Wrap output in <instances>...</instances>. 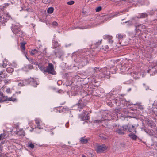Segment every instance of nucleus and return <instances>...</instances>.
Listing matches in <instances>:
<instances>
[{
	"label": "nucleus",
	"instance_id": "1",
	"mask_svg": "<svg viewBox=\"0 0 157 157\" xmlns=\"http://www.w3.org/2000/svg\"><path fill=\"white\" fill-rule=\"evenodd\" d=\"M11 29L13 33L17 36H22V32L18 26L13 25Z\"/></svg>",
	"mask_w": 157,
	"mask_h": 157
},
{
	"label": "nucleus",
	"instance_id": "2",
	"mask_svg": "<svg viewBox=\"0 0 157 157\" xmlns=\"http://www.w3.org/2000/svg\"><path fill=\"white\" fill-rule=\"evenodd\" d=\"M45 72H48L52 75H55L56 74V72L54 71L53 64L51 63L48 64V66L45 69Z\"/></svg>",
	"mask_w": 157,
	"mask_h": 157
},
{
	"label": "nucleus",
	"instance_id": "3",
	"mask_svg": "<svg viewBox=\"0 0 157 157\" xmlns=\"http://www.w3.org/2000/svg\"><path fill=\"white\" fill-rule=\"evenodd\" d=\"M107 148V147L105 144L98 145L97 146L96 151L98 153L102 152Z\"/></svg>",
	"mask_w": 157,
	"mask_h": 157
},
{
	"label": "nucleus",
	"instance_id": "4",
	"mask_svg": "<svg viewBox=\"0 0 157 157\" xmlns=\"http://www.w3.org/2000/svg\"><path fill=\"white\" fill-rule=\"evenodd\" d=\"M33 78H30L29 79H25L23 80H20L18 83V86H24L25 85H27L29 83V82H31V81H33Z\"/></svg>",
	"mask_w": 157,
	"mask_h": 157
},
{
	"label": "nucleus",
	"instance_id": "5",
	"mask_svg": "<svg viewBox=\"0 0 157 157\" xmlns=\"http://www.w3.org/2000/svg\"><path fill=\"white\" fill-rule=\"evenodd\" d=\"M87 102V101L83 98L80 99L77 104L78 107L82 108L86 106Z\"/></svg>",
	"mask_w": 157,
	"mask_h": 157
},
{
	"label": "nucleus",
	"instance_id": "6",
	"mask_svg": "<svg viewBox=\"0 0 157 157\" xmlns=\"http://www.w3.org/2000/svg\"><path fill=\"white\" fill-rule=\"evenodd\" d=\"M30 53L32 56H35L37 55L38 56H40L41 55V51L38 49L37 50L34 49L32 50L30 52Z\"/></svg>",
	"mask_w": 157,
	"mask_h": 157
},
{
	"label": "nucleus",
	"instance_id": "7",
	"mask_svg": "<svg viewBox=\"0 0 157 157\" xmlns=\"http://www.w3.org/2000/svg\"><path fill=\"white\" fill-rule=\"evenodd\" d=\"M121 12H118L116 14H115L114 15L112 16L110 15H106L104 17H102V19H104V21H103V22H105V21H107L109 19L111 18H113L115 16H116L118 15V14H120Z\"/></svg>",
	"mask_w": 157,
	"mask_h": 157
},
{
	"label": "nucleus",
	"instance_id": "8",
	"mask_svg": "<svg viewBox=\"0 0 157 157\" xmlns=\"http://www.w3.org/2000/svg\"><path fill=\"white\" fill-rule=\"evenodd\" d=\"M7 96H4L2 92H0V103L6 101V98Z\"/></svg>",
	"mask_w": 157,
	"mask_h": 157
},
{
	"label": "nucleus",
	"instance_id": "9",
	"mask_svg": "<svg viewBox=\"0 0 157 157\" xmlns=\"http://www.w3.org/2000/svg\"><path fill=\"white\" fill-rule=\"evenodd\" d=\"M13 101V102L16 101H17V99L15 94H13V96L10 97H7L6 98V101Z\"/></svg>",
	"mask_w": 157,
	"mask_h": 157
},
{
	"label": "nucleus",
	"instance_id": "10",
	"mask_svg": "<svg viewBox=\"0 0 157 157\" xmlns=\"http://www.w3.org/2000/svg\"><path fill=\"white\" fill-rule=\"evenodd\" d=\"M35 121L36 124H37V128L39 129L42 128L41 127L40 125L41 121L38 118H36Z\"/></svg>",
	"mask_w": 157,
	"mask_h": 157
},
{
	"label": "nucleus",
	"instance_id": "11",
	"mask_svg": "<svg viewBox=\"0 0 157 157\" xmlns=\"http://www.w3.org/2000/svg\"><path fill=\"white\" fill-rule=\"evenodd\" d=\"M88 138L82 137L80 138V141L82 144H85L88 142Z\"/></svg>",
	"mask_w": 157,
	"mask_h": 157
},
{
	"label": "nucleus",
	"instance_id": "12",
	"mask_svg": "<svg viewBox=\"0 0 157 157\" xmlns=\"http://www.w3.org/2000/svg\"><path fill=\"white\" fill-rule=\"evenodd\" d=\"M128 130L130 132H133L135 133L136 132V128H135V126L133 125L131 126H129Z\"/></svg>",
	"mask_w": 157,
	"mask_h": 157
},
{
	"label": "nucleus",
	"instance_id": "13",
	"mask_svg": "<svg viewBox=\"0 0 157 157\" xmlns=\"http://www.w3.org/2000/svg\"><path fill=\"white\" fill-rule=\"evenodd\" d=\"M16 134L19 136H23L24 135V131L23 129L19 130L17 131Z\"/></svg>",
	"mask_w": 157,
	"mask_h": 157
},
{
	"label": "nucleus",
	"instance_id": "14",
	"mask_svg": "<svg viewBox=\"0 0 157 157\" xmlns=\"http://www.w3.org/2000/svg\"><path fill=\"white\" fill-rule=\"evenodd\" d=\"M125 35L123 34L119 33L116 35V37L120 40L122 39L125 37Z\"/></svg>",
	"mask_w": 157,
	"mask_h": 157
},
{
	"label": "nucleus",
	"instance_id": "15",
	"mask_svg": "<svg viewBox=\"0 0 157 157\" xmlns=\"http://www.w3.org/2000/svg\"><path fill=\"white\" fill-rule=\"evenodd\" d=\"M134 105L137 106L136 107L138 108L141 110H143L144 108L143 106L141 105V103H136V104H134Z\"/></svg>",
	"mask_w": 157,
	"mask_h": 157
},
{
	"label": "nucleus",
	"instance_id": "16",
	"mask_svg": "<svg viewBox=\"0 0 157 157\" xmlns=\"http://www.w3.org/2000/svg\"><path fill=\"white\" fill-rule=\"evenodd\" d=\"M38 67L42 71L45 72L46 68L44 66L40 64L38 65Z\"/></svg>",
	"mask_w": 157,
	"mask_h": 157
},
{
	"label": "nucleus",
	"instance_id": "17",
	"mask_svg": "<svg viewBox=\"0 0 157 157\" xmlns=\"http://www.w3.org/2000/svg\"><path fill=\"white\" fill-rule=\"evenodd\" d=\"M103 38L104 39H108V40H111L112 39V36L108 35H104L103 36Z\"/></svg>",
	"mask_w": 157,
	"mask_h": 157
},
{
	"label": "nucleus",
	"instance_id": "18",
	"mask_svg": "<svg viewBox=\"0 0 157 157\" xmlns=\"http://www.w3.org/2000/svg\"><path fill=\"white\" fill-rule=\"evenodd\" d=\"M129 136L134 140H136L137 139V136L135 134H130L129 135Z\"/></svg>",
	"mask_w": 157,
	"mask_h": 157
},
{
	"label": "nucleus",
	"instance_id": "19",
	"mask_svg": "<svg viewBox=\"0 0 157 157\" xmlns=\"http://www.w3.org/2000/svg\"><path fill=\"white\" fill-rule=\"evenodd\" d=\"M139 18H143L146 17L147 16L146 13H140L139 15Z\"/></svg>",
	"mask_w": 157,
	"mask_h": 157
},
{
	"label": "nucleus",
	"instance_id": "20",
	"mask_svg": "<svg viewBox=\"0 0 157 157\" xmlns=\"http://www.w3.org/2000/svg\"><path fill=\"white\" fill-rule=\"evenodd\" d=\"M13 71V69L10 67H8L6 69L7 72L9 73H12Z\"/></svg>",
	"mask_w": 157,
	"mask_h": 157
},
{
	"label": "nucleus",
	"instance_id": "21",
	"mask_svg": "<svg viewBox=\"0 0 157 157\" xmlns=\"http://www.w3.org/2000/svg\"><path fill=\"white\" fill-rule=\"evenodd\" d=\"M25 44H26V43H25V42H23V43L22 42L21 44V50L23 52L25 50Z\"/></svg>",
	"mask_w": 157,
	"mask_h": 157
},
{
	"label": "nucleus",
	"instance_id": "22",
	"mask_svg": "<svg viewBox=\"0 0 157 157\" xmlns=\"http://www.w3.org/2000/svg\"><path fill=\"white\" fill-rule=\"evenodd\" d=\"M54 11V8L53 7H50L47 10V13H52Z\"/></svg>",
	"mask_w": 157,
	"mask_h": 157
},
{
	"label": "nucleus",
	"instance_id": "23",
	"mask_svg": "<svg viewBox=\"0 0 157 157\" xmlns=\"http://www.w3.org/2000/svg\"><path fill=\"white\" fill-rule=\"evenodd\" d=\"M26 58L31 63L33 64H34L35 65H37V63L35 62L34 61H33L32 59L30 58L29 59L28 58L27 56H26Z\"/></svg>",
	"mask_w": 157,
	"mask_h": 157
},
{
	"label": "nucleus",
	"instance_id": "24",
	"mask_svg": "<svg viewBox=\"0 0 157 157\" xmlns=\"http://www.w3.org/2000/svg\"><path fill=\"white\" fill-rule=\"evenodd\" d=\"M52 45L54 48H56L59 46L58 43L56 41H54L52 42Z\"/></svg>",
	"mask_w": 157,
	"mask_h": 157
},
{
	"label": "nucleus",
	"instance_id": "25",
	"mask_svg": "<svg viewBox=\"0 0 157 157\" xmlns=\"http://www.w3.org/2000/svg\"><path fill=\"white\" fill-rule=\"evenodd\" d=\"M116 132L119 134L123 135L124 134V132H123V130L121 129L117 130Z\"/></svg>",
	"mask_w": 157,
	"mask_h": 157
},
{
	"label": "nucleus",
	"instance_id": "26",
	"mask_svg": "<svg viewBox=\"0 0 157 157\" xmlns=\"http://www.w3.org/2000/svg\"><path fill=\"white\" fill-rule=\"evenodd\" d=\"M89 117L87 115L86 116L85 115L83 117H82V119L83 121H85L86 120H88L89 119Z\"/></svg>",
	"mask_w": 157,
	"mask_h": 157
},
{
	"label": "nucleus",
	"instance_id": "27",
	"mask_svg": "<svg viewBox=\"0 0 157 157\" xmlns=\"http://www.w3.org/2000/svg\"><path fill=\"white\" fill-rule=\"evenodd\" d=\"M6 75L3 73V71H1L0 73V77L2 78H4L6 77Z\"/></svg>",
	"mask_w": 157,
	"mask_h": 157
},
{
	"label": "nucleus",
	"instance_id": "28",
	"mask_svg": "<svg viewBox=\"0 0 157 157\" xmlns=\"http://www.w3.org/2000/svg\"><path fill=\"white\" fill-rule=\"evenodd\" d=\"M99 137L101 138L102 139L104 140L106 139L107 138L105 135L103 134H100L99 135Z\"/></svg>",
	"mask_w": 157,
	"mask_h": 157
},
{
	"label": "nucleus",
	"instance_id": "29",
	"mask_svg": "<svg viewBox=\"0 0 157 157\" xmlns=\"http://www.w3.org/2000/svg\"><path fill=\"white\" fill-rule=\"evenodd\" d=\"M129 127H128V125H124L123 126V129L124 130H128V129Z\"/></svg>",
	"mask_w": 157,
	"mask_h": 157
},
{
	"label": "nucleus",
	"instance_id": "30",
	"mask_svg": "<svg viewBox=\"0 0 157 157\" xmlns=\"http://www.w3.org/2000/svg\"><path fill=\"white\" fill-rule=\"evenodd\" d=\"M6 92L7 93H11L12 92L10 88H7L6 91Z\"/></svg>",
	"mask_w": 157,
	"mask_h": 157
},
{
	"label": "nucleus",
	"instance_id": "31",
	"mask_svg": "<svg viewBox=\"0 0 157 157\" xmlns=\"http://www.w3.org/2000/svg\"><path fill=\"white\" fill-rule=\"evenodd\" d=\"M101 9L102 8L101 6L98 7L96 9V12H98L101 10Z\"/></svg>",
	"mask_w": 157,
	"mask_h": 157
},
{
	"label": "nucleus",
	"instance_id": "32",
	"mask_svg": "<svg viewBox=\"0 0 157 157\" xmlns=\"http://www.w3.org/2000/svg\"><path fill=\"white\" fill-rule=\"evenodd\" d=\"M6 62V60H5V61H3V63L2 64V66L4 68L6 66L7 63H5V62Z\"/></svg>",
	"mask_w": 157,
	"mask_h": 157
},
{
	"label": "nucleus",
	"instance_id": "33",
	"mask_svg": "<svg viewBox=\"0 0 157 157\" xmlns=\"http://www.w3.org/2000/svg\"><path fill=\"white\" fill-rule=\"evenodd\" d=\"M5 136V135L4 134H1L0 135V141L3 138H4Z\"/></svg>",
	"mask_w": 157,
	"mask_h": 157
},
{
	"label": "nucleus",
	"instance_id": "34",
	"mask_svg": "<svg viewBox=\"0 0 157 157\" xmlns=\"http://www.w3.org/2000/svg\"><path fill=\"white\" fill-rule=\"evenodd\" d=\"M74 2L73 1H71L67 2V4L69 5H71L74 4Z\"/></svg>",
	"mask_w": 157,
	"mask_h": 157
},
{
	"label": "nucleus",
	"instance_id": "35",
	"mask_svg": "<svg viewBox=\"0 0 157 157\" xmlns=\"http://www.w3.org/2000/svg\"><path fill=\"white\" fill-rule=\"evenodd\" d=\"M28 146L31 148H34V144L32 143H30L29 144V145Z\"/></svg>",
	"mask_w": 157,
	"mask_h": 157
},
{
	"label": "nucleus",
	"instance_id": "36",
	"mask_svg": "<svg viewBox=\"0 0 157 157\" xmlns=\"http://www.w3.org/2000/svg\"><path fill=\"white\" fill-rule=\"evenodd\" d=\"M10 64L11 66H12L14 67H16L17 66L16 64L14 62Z\"/></svg>",
	"mask_w": 157,
	"mask_h": 157
},
{
	"label": "nucleus",
	"instance_id": "37",
	"mask_svg": "<svg viewBox=\"0 0 157 157\" xmlns=\"http://www.w3.org/2000/svg\"><path fill=\"white\" fill-rule=\"evenodd\" d=\"M52 25L56 26H57L58 25L56 21H54L52 23Z\"/></svg>",
	"mask_w": 157,
	"mask_h": 157
},
{
	"label": "nucleus",
	"instance_id": "38",
	"mask_svg": "<svg viewBox=\"0 0 157 157\" xmlns=\"http://www.w3.org/2000/svg\"><path fill=\"white\" fill-rule=\"evenodd\" d=\"M143 85H144V88L145 90H147V89H149V87H148V86H146L145 84H143Z\"/></svg>",
	"mask_w": 157,
	"mask_h": 157
},
{
	"label": "nucleus",
	"instance_id": "39",
	"mask_svg": "<svg viewBox=\"0 0 157 157\" xmlns=\"http://www.w3.org/2000/svg\"><path fill=\"white\" fill-rule=\"evenodd\" d=\"M95 121L97 123H101V121L100 120H95Z\"/></svg>",
	"mask_w": 157,
	"mask_h": 157
},
{
	"label": "nucleus",
	"instance_id": "40",
	"mask_svg": "<svg viewBox=\"0 0 157 157\" xmlns=\"http://www.w3.org/2000/svg\"><path fill=\"white\" fill-rule=\"evenodd\" d=\"M101 41H102V40H100V41H98V42H97L96 43V45L100 44L101 42Z\"/></svg>",
	"mask_w": 157,
	"mask_h": 157
},
{
	"label": "nucleus",
	"instance_id": "41",
	"mask_svg": "<svg viewBox=\"0 0 157 157\" xmlns=\"http://www.w3.org/2000/svg\"><path fill=\"white\" fill-rule=\"evenodd\" d=\"M94 70L95 72H98L99 70V68L96 67L94 68Z\"/></svg>",
	"mask_w": 157,
	"mask_h": 157
},
{
	"label": "nucleus",
	"instance_id": "42",
	"mask_svg": "<svg viewBox=\"0 0 157 157\" xmlns=\"http://www.w3.org/2000/svg\"><path fill=\"white\" fill-rule=\"evenodd\" d=\"M109 40V43L110 44H112L113 42V40H112V39L109 40Z\"/></svg>",
	"mask_w": 157,
	"mask_h": 157
},
{
	"label": "nucleus",
	"instance_id": "43",
	"mask_svg": "<svg viewBox=\"0 0 157 157\" xmlns=\"http://www.w3.org/2000/svg\"><path fill=\"white\" fill-rule=\"evenodd\" d=\"M153 66L154 67H156L157 66V63H154Z\"/></svg>",
	"mask_w": 157,
	"mask_h": 157
},
{
	"label": "nucleus",
	"instance_id": "44",
	"mask_svg": "<svg viewBox=\"0 0 157 157\" xmlns=\"http://www.w3.org/2000/svg\"><path fill=\"white\" fill-rule=\"evenodd\" d=\"M122 117H125V118H128V117L129 118H131V117L130 116H125V117L122 116Z\"/></svg>",
	"mask_w": 157,
	"mask_h": 157
},
{
	"label": "nucleus",
	"instance_id": "45",
	"mask_svg": "<svg viewBox=\"0 0 157 157\" xmlns=\"http://www.w3.org/2000/svg\"><path fill=\"white\" fill-rule=\"evenodd\" d=\"M78 28V27H75V28H71V29H76Z\"/></svg>",
	"mask_w": 157,
	"mask_h": 157
},
{
	"label": "nucleus",
	"instance_id": "46",
	"mask_svg": "<svg viewBox=\"0 0 157 157\" xmlns=\"http://www.w3.org/2000/svg\"><path fill=\"white\" fill-rule=\"evenodd\" d=\"M105 48H106V49H108L109 48L108 46V45H106L105 46Z\"/></svg>",
	"mask_w": 157,
	"mask_h": 157
},
{
	"label": "nucleus",
	"instance_id": "47",
	"mask_svg": "<svg viewBox=\"0 0 157 157\" xmlns=\"http://www.w3.org/2000/svg\"><path fill=\"white\" fill-rule=\"evenodd\" d=\"M4 82L6 83H7L8 82L6 80H5Z\"/></svg>",
	"mask_w": 157,
	"mask_h": 157
},
{
	"label": "nucleus",
	"instance_id": "48",
	"mask_svg": "<svg viewBox=\"0 0 157 157\" xmlns=\"http://www.w3.org/2000/svg\"><path fill=\"white\" fill-rule=\"evenodd\" d=\"M131 90V88H130L128 89V92H129Z\"/></svg>",
	"mask_w": 157,
	"mask_h": 157
},
{
	"label": "nucleus",
	"instance_id": "49",
	"mask_svg": "<svg viewBox=\"0 0 157 157\" xmlns=\"http://www.w3.org/2000/svg\"><path fill=\"white\" fill-rule=\"evenodd\" d=\"M82 157H86V156L85 155H82Z\"/></svg>",
	"mask_w": 157,
	"mask_h": 157
},
{
	"label": "nucleus",
	"instance_id": "50",
	"mask_svg": "<svg viewBox=\"0 0 157 157\" xmlns=\"http://www.w3.org/2000/svg\"><path fill=\"white\" fill-rule=\"evenodd\" d=\"M33 85V86H36V85Z\"/></svg>",
	"mask_w": 157,
	"mask_h": 157
},
{
	"label": "nucleus",
	"instance_id": "51",
	"mask_svg": "<svg viewBox=\"0 0 157 157\" xmlns=\"http://www.w3.org/2000/svg\"><path fill=\"white\" fill-rule=\"evenodd\" d=\"M35 82H34L33 81V83H34V84Z\"/></svg>",
	"mask_w": 157,
	"mask_h": 157
},
{
	"label": "nucleus",
	"instance_id": "52",
	"mask_svg": "<svg viewBox=\"0 0 157 157\" xmlns=\"http://www.w3.org/2000/svg\"><path fill=\"white\" fill-rule=\"evenodd\" d=\"M65 109H63V110H64ZM63 111H64V110H63Z\"/></svg>",
	"mask_w": 157,
	"mask_h": 157
},
{
	"label": "nucleus",
	"instance_id": "53",
	"mask_svg": "<svg viewBox=\"0 0 157 157\" xmlns=\"http://www.w3.org/2000/svg\"><path fill=\"white\" fill-rule=\"evenodd\" d=\"M43 56V55H41H41L40 56Z\"/></svg>",
	"mask_w": 157,
	"mask_h": 157
},
{
	"label": "nucleus",
	"instance_id": "54",
	"mask_svg": "<svg viewBox=\"0 0 157 157\" xmlns=\"http://www.w3.org/2000/svg\"><path fill=\"white\" fill-rule=\"evenodd\" d=\"M43 56V55H41H41L40 56Z\"/></svg>",
	"mask_w": 157,
	"mask_h": 157
}]
</instances>
